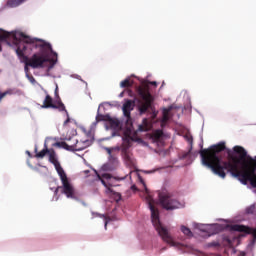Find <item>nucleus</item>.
<instances>
[{
  "label": "nucleus",
  "mask_w": 256,
  "mask_h": 256,
  "mask_svg": "<svg viewBox=\"0 0 256 256\" xmlns=\"http://www.w3.org/2000/svg\"><path fill=\"white\" fill-rule=\"evenodd\" d=\"M225 149H227L225 142L211 145L209 148H202L199 151L202 165L211 169L212 173L221 179H225L227 173H230L242 185L250 183L251 187L256 189V160L251 156L247 157V150L245 148L234 146L233 151L239 157L231 149H227L228 160L223 161L221 153Z\"/></svg>",
  "instance_id": "1"
},
{
  "label": "nucleus",
  "mask_w": 256,
  "mask_h": 256,
  "mask_svg": "<svg viewBox=\"0 0 256 256\" xmlns=\"http://www.w3.org/2000/svg\"><path fill=\"white\" fill-rule=\"evenodd\" d=\"M19 37V38H18ZM17 36H14V41L17 43H23V45H32L35 49H40L43 51L47 49L55 58L49 59L43 52L34 53L31 58H28V65L32 69H44L45 63H52V65L57 64V52L53 51L51 44L37 38H32L23 32H20Z\"/></svg>",
  "instance_id": "2"
},
{
  "label": "nucleus",
  "mask_w": 256,
  "mask_h": 256,
  "mask_svg": "<svg viewBox=\"0 0 256 256\" xmlns=\"http://www.w3.org/2000/svg\"><path fill=\"white\" fill-rule=\"evenodd\" d=\"M148 207L151 211V221L152 225L154 226L155 230L157 231L158 235H160L161 239L167 243L168 245H171V247H175L177 245L175 241H173V237H171V234H169V230L161 224V220L159 219V209L155 208V205L153 204V198L151 196L147 197Z\"/></svg>",
  "instance_id": "3"
},
{
  "label": "nucleus",
  "mask_w": 256,
  "mask_h": 256,
  "mask_svg": "<svg viewBox=\"0 0 256 256\" xmlns=\"http://www.w3.org/2000/svg\"><path fill=\"white\" fill-rule=\"evenodd\" d=\"M149 85L157 87V82L151 81L144 87L138 88V95H140L141 98L138 105L140 115H145V113H155V106H153L155 99L153 98V95H151V92H149Z\"/></svg>",
  "instance_id": "4"
},
{
  "label": "nucleus",
  "mask_w": 256,
  "mask_h": 256,
  "mask_svg": "<svg viewBox=\"0 0 256 256\" xmlns=\"http://www.w3.org/2000/svg\"><path fill=\"white\" fill-rule=\"evenodd\" d=\"M159 202L163 209L166 211H175V209H181L183 204L179 202L171 192H167V190H162L158 192Z\"/></svg>",
  "instance_id": "5"
},
{
  "label": "nucleus",
  "mask_w": 256,
  "mask_h": 256,
  "mask_svg": "<svg viewBox=\"0 0 256 256\" xmlns=\"http://www.w3.org/2000/svg\"><path fill=\"white\" fill-rule=\"evenodd\" d=\"M109 181V179H111V174H102L99 175L97 172H96V178H95V181L99 182L101 181L102 185H104V187L106 188V193L107 195H113L114 196V200L119 203V201H121V193L119 192H115L113 191V189H111V184L107 183L106 181Z\"/></svg>",
  "instance_id": "6"
},
{
  "label": "nucleus",
  "mask_w": 256,
  "mask_h": 256,
  "mask_svg": "<svg viewBox=\"0 0 256 256\" xmlns=\"http://www.w3.org/2000/svg\"><path fill=\"white\" fill-rule=\"evenodd\" d=\"M16 55L21 59L22 63H24V71L26 73V76L29 75V57L25 55V52L27 51V45L23 43H17L16 44Z\"/></svg>",
  "instance_id": "7"
},
{
  "label": "nucleus",
  "mask_w": 256,
  "mask_h": 256,
  "mask_svg": "<svg viewBox=\"0 0 256 256\" xmlns=\"http://www.w3.org/2000/svg\"><path fill=\"white\" fill-rule=\"evenodd\" d=\"M58 189H62V193H64L68 199H77L75 196V187L69 182V179L62 181V186L58 187Z\"/></svg>",
  "instance_id": "8"
},
{
  "label": "nucleus",
  "mask_w": 256,
  "mask_h": 256,
  "mask_svg": "<svg viewBox=\"0 0 256 256\" xmlns=\"http://www.w3.org/2000/svg\"><path fill=\"white\" fill-rule=\"evenodd\" d=\"M76 144H67V142H56V147H61L62 149H66V151H83L85 146H81L79 140H74Z\"/></svg>",
  "instance_id": "9"
},
{
  "label": "nucleus",
  "mask_w": 256,
  "mask_h": 256,
  "mask_svg": "<svg viewBox=\"0 0 256 256\" xmlns=\"http://www.w3.org/2000/svg\"><path fill=\"white\" fill-rule=\"evenodd\" d=\"M231 231H238V233H246V235H253L254 239H256V228L234 224L231 226Z\"/></svg>",
  "instance_id": "10"
},
{
  "label": "nucleus",
  "mask_w": 256,
  "mask_h": 256,
  "mask_svg": "<svg viewBox=\"0 0 256 256\" xmlns=\"http://www.w3.org/2000/svg\"><path fill=\"white\" fill-rule=\"evenodd\" d=\"M133 103H134L133 100H127L122 106L124 117H127V119H131V111H133Z\"/></svg>",
  "instance_id": "11"
},
{
  "label": "nucleus",
  "mask_w": 256,
  "mask_h": 256,
  "mask_svg": "<svg viewBox=\"0 0 256 256\" xmlns=\"http://www.w3.org/2000/svg\"><path fill=\"white\" fill-rule=\"evenodd\" d=\"M53 107H55V104H53V98L49 94H47L44 99L42 108L43 109H53Z\"/></svg>",
  "instance_id": "12"
},
{
  "label": "nucleus",
  "mask_w": 256,
  "mask_h": 256,
  "mask_svg": "<svg viewBox=\"0 0 256 256\" xmlns=\"http://www.w3.org/2000/svg\"><path fill=\"white\" fill-rule=\"evenodd\" d=\"M59 177H60V181L63 182V181H67V179H69L67 177V174L65 173V170L63 169V167H61V164H58L56 166H54Z\"/></svg>",
  "instance_id": "13"
},
{
  "label": "nucleus",
  "mask_w": 256,
  "mask_h": 256,
  "mask_svg": "<svg viewBox=\"0 0 256 256\" xmlns=\"http://www.w3.org/2000/svg\"><path fill=\"white\" fill-rule=\"evenodd\" d=\"M122 153L124 155V159L128 161V163H133V158L129 155V144L123 145Z\"/></svg>",
  "instance_id": "14"
},
{
  "label": "nucleus",
  "mask_w": 256,
  "mask_h": 256,
  "mask_svg": "<svg viewBox=\"0 0 256 256\" xmlns=\"http://www.w3.org/2000/svg\"><path fill=\"white\" fill-rule=\"evenodd\" d=\"M108 125H109L110 129H118L120 122L117 119L111 118V116H109Z\"/></svg>",
  "instance_id": "15"
},
{
  "label": "nucleus",
  "mask_w": 256,
  "mask_h": 256,
  "mask_svg": "<svg viewBox=\"0 0 256 256\" xmlns=\"http://www.w3.org/2000/svg\"><path fill=\"white\" fill-rule=\"evenodd\" d=\"M49 161L56 167L57 165H60L59 160H57V156L55 155V151H52L49 153Z\"/></svg>",
  "instance_id": "16"
},
{
  "label": "nucleus",
  "mask_w": 256,
  "mask_h": 256,
  "mask_svg": "<svg viewBox=\"0 0 256 256\" xmlns=\"http://www.w3.org/2000/svg\"><path fill=\"white\" fill-rule=\"evenodd\" d=\"M171 111V108H164L163 109V116H162V125H165L167 121H169V113Z\"/></svg>",
  "instance_id": "17"
},
{
  "label": "nucleus",
  "mask_w": 256,
  "mask_h": 256,
  "mask_svg": "<svg viewBox=\"0 0 256 256\" xmlns=\"http://www.w3.org/2000/svg\"><path fill=\"white\" fill-rule=\"evenodd\" d=\"M25 0H8L7 7H19Z\"/></svg>",
  "instance_id": "18"
},
{
  "label": "nucleus",
  "mask_w": 256,
  "mask_h": 256,
  "mask_svg": "<svg viewBox=\"0 0 256 256\" xmlns=\"http://www.w3.org/2000/svg\"><path fill=\"white\" fill-rule=\"evenodd\" d=\"M163 137V130H156L152 133L151 138L154 141H159Z\"/></svg>",
  "instance_id": "19"
},
{
  "label": "nucleus",
  "mask_w": 256,
  "mask_h": 256,
  "mask_svg": "<svg viewBox=\"0 0 256 256\" xmlns=\"http://www.w3.org/2000/svg\"><path fill=\"white\" fill-rule=\"evenodd\" d=\"M7 95H15V90L8 89L5 92L0 91V103L3 101V99H5V97H7Z\"/></svg>",
  "instance_id": "20"
},
{
  "label": "nucleus",
  "mask_w": 256,
  "mask_h": 256,
  "mask_svg": "<svg viewBox=\"0 0 256 256\" xmlns=\"http://www.w3.org/2000/svg\"><path fill=\"white\" fill-rule=\"evenodd\" d=\"M120 87H122L123 89L127 87H133V82L131 81L130 78H126L120 83Z\"/></svg>",
  "instance_id": "21"
},
{
  "label": "nucleus",
  "mask_w": 256,
  "mask_h": 256,
  "mask_svg": "<svg viewBox=\"0 0 256 256\" xmlns=\"http://www.w3.org/2000/svg\"><path fill=\"white\" fill-rule=\"evenodd\" d=\"M139 131L143 132V131H149V120L147 118H145L143 120V125L139 126Z\"/></svg>",
  "instance_id": "22"
},
{
  "label": "nucleus",
  "mask_w": 256,
  "mask_h": 256,
  "mask_svg": "<svg viewBox=\"0 0 256 256\" xmlns=\"http://www.w3.org/2000/svg\"><path fill=\"white\" fill-rule=\"evenodd\" d=\"M188 143H190V149L188 152H186L185 154H183V159H187V157H189V155H191V151L193 150V137H189L188 138Z\"/></svg>",
  "instance_id": "23"
},
{
  "label": "nucleus",
  "mask_w": 256,
  "mask_h": 256,
  "mask_svg": "<svg viewBox=\"0 0 256 256\" xmlns=\"http://www.w3.org/2000/svg\"><path fill=\"white\" fill-rule=\"evenodd\" d=\"M52 109H58V111H65V113H69L65 108V104H63V102H58L57 104H55V107H52Z\"/></svg>",
  "instance_id": "24"
},
{
  "label": "nucleus",
  "mask_w": 256,
  "mask_h": 256,
  "mask_svg": "<svg viewBox=\"0 0 256 256\" xmlns=\"http://www.w3.org/2000/svg\"><path fill=\"white\" fill-rule=\"evenodd\" d=\"M109 115L97 114L96 123H100V121H108Z\"/></svg>",
  "instance_id": "25"
},
{
  "label": "nucleus",
  "mask_w": 256,
  "mask_h": 256,
  "mask_svg": "<svg viewBox=\"0 0 256 256\" xmlns=\"http://www.w3.org/2000/svg\"><path fill=\"white\" fill-rule=\"evenodd\" d=\"M181 231L184 233V235H187V237H193V232H191V229L185 226H181Z\"/></svg>",
  "instance_id": "26"
},
{
  "label": "nucleus",
  "mask_w": 256,
  "mask_h": 256,
  "mask_svg": "<svg viewBox=\"0 0 256 256\" xmlns=\"http://www.w3.org/2000/svg\"><path fill=\"white\" fill-rule=\"evenodd\" d=\"M47 153H49V149H43V150H41L40 152H38L37 154H36V157L38 158V159H43V157H45V155L47 154Z\"/></svg>",
  "instance_id": "27"
},
{
  "label": "nucleus",
  "mask_w": 256,
  "mask_h": 256,
  "mask_svg": "<svg viewBox=\"0 0 256 256\" xmlns=\"http://www.w3.org/2000/svg\"><path fill=\"white\" fill-rule=\"evenodd\" d=\"M11 37V33L9 32H3L2 34L0 33V41H5Z\"/></svg>",
  "instance_id": "28"
},
{
  "label": "nucleus",
  "mask_w": 256,
  "mask_h": 256,
  "mask_svg": "<svg viewBox=\"0 0 256 256\" xmlns=\"http://www.w3.org/2000/svg\"><path fill=\"white\" fill-rule=\"evenodd\" d=\"M105 151H107L109 157H113V151H119V147L116 148H105Z\"/></svg>",
  "instance_id": "29"
},
{
  "label": "nucleus",
  "mask_w": 256,
  "mask_h": 256,
  "mask_svg": "<svg viewBox=\"0 0 256 256\" xmlns=\"http://www.w3.org/2000/svg\"><path fill=\"white\" fill-rule=\"evenodd\" d=\"M27 79L28 81H30V83H32V85H35V83H37V80H35V77H33V75L27 74Z\"/></svg>",
  "instance_id": "30"
},
{
  "label": "nucleus",
  "mask_w": 256,
  "mask_h": 256,
  "mask_svg": "<svg viewBox=\"0 0 256 256\" xmlns=\"http://www.w3.org/2000/svg\"><path fill=\"white\" fill-rule=\"evenodd\" d=\"M208 247H221V244L217 241L208 243Z\"/></svg>",
  "instance_id": "31"
},
{
  "label": "nucleus",
  "mask_w": 256,
  "mask_h": 256,
  "mask_svg": "<svg viewBox=\"0 0 256 256\" xmlns=\"http://www.w3.org/2000/svg\"><path fill=\"white\" fill-rule=\"evenodd\" d=\"M68 141H73V142H70L69 145H77V142H76L77 138H75V137L69 138Z\"/></svg>",
  "instance_id": "32"
},
{
  "label": "nucleus",
  "mask_w": 256,
  "mask_h": 256,
  "mask_svg": "<svg viewBox=\"0 0 256 256\" xmlns=\"http://www.w3.org/2000/svg\"><path fill=\"white\" fill-rule=\"evenodd\" d=\"M67 119L64 121V125H67L71 122V118L69 117V112L66 113Z\"/></svg>",
  "instance_id": "33"
},
{
  "label": "nucleus",
  "mask_w": 256,
  "mask_h": 256,
  "mask_svg": "<svg viewBox=\"0 0 256 256\" xmlns=\"http://www.w3.org/2000/svg\"><path fill=\"white\" fill-rule=\"evenodd\" d=\"M140 181H141L146 193H149V190L147 189V185L145 184V181L143 179H140Z\"/></svg>",
  "instance_id": "34"
},
{
  "label": "nucleus",
  "mask_w": 256,
  "mask_h": 256,
  "mask_svg": "<svg viewBox=\"0 0 256 256\" xmlns=\"http://www.w3.org/2000/svg\"><path fill=\"white\" fill-rule=\"evenodd\" d=\"M109 160L110 161H117V156L112 154V156H109Z\"/></svg>",
  "instance_id": "35"
},
{
  "label": "nucleus",
  "mask_w": 256,
  "mask_h": 256,
  "mask_svg": "<svg viewBox=\"0 0 256 256\" xmlns=\"http://www.w3.org/2000/svg\"><path fill=\"white\" fill-rule=\"evenodd\" d=\"M224 241H226V243H228V245H232L233 244V242L229 238H225Z\"/></svg>",
  "instance_id": "36"
},
{
  "label": "nucleus",
  "mask_w": 256,
  "mask_h": 256,
  "mask_svg": "<svg viewBox=\"0 0 256 256\" xmlns=\"http://www.w3.org/2000/svg\"><path fill=\"white\" fill-rule=\"evenodd\" d=\"M107 223H108L107 218H105V229H107Z\"/></svg>",
  "instance_id": "37"
},
{
  "label": "nucleus",
  "mask_w": 256,
  "mask_h": 256,
  "mask_svg": "<svg viewBox=\"0 0 256 256\" xmlns=\"http://www.w3.org/2000/svg\"><path fill=\"white\" fill-rule=\"evenodd\" d=\"M116 179L123 181L124 179H126V176L120 179L119 178H116Z\"/></svg>",
  "instance_id": "38"
},
{
  "label": "nucleus",
  "mask_w": 256,
  "mask_h": 256,
  "mask_svg": "<svg viewBox=\"0 0 256 256\" xmlns=\"http://www.w3.org/2000/svg\"><path fill=\"white\" fill-rule=\"evenodd\" d=\"M131 189L135 190V189H137V187H136L135 185H133V186L131 187Z\"/></svg>",
  "instance_id": "39"
},
{
  "label": "nucleus",
  "mask_w": 256,
  "mask_h": 256,
  "mask_svg": "<svg viewBox=\"0 0 256 256\" xmlns=\"http://www.w3.org/2000/svg\"><path fill=\"white\" fill-rule=\"evenodd\" d=\"M120 97H123V92H122V93H120Z\"/></svg>",
  "instance_id": "40"
}]
</instances>
